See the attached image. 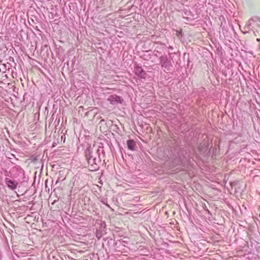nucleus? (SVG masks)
<instances>
[{
    "label": "nucleus",
    "mask_w": 260,
    "mask_h": 260,
    "mask_svg": "<svg viewBox=\"0 0 260 260\" xmlns=\"http://www.w3.org/2000/svg\"><path fill=\"white\" fill-rule=\"evenodd\" d=\"M10 174L7 171H5V175L7 177L10 176Z\"/></svg>",
    "instance_id": "obj_12"
},
{
    "label": "nucleus",
    "mask_w": 260,
    "mask_h": 260,
    "mask_svg": "<svg viewBox=\"0 0 260 260\" xmlns=\"http://www.w3.org/2000/svg\"><path fill=\"white\" fill-rule=\"evenodd\" d=\"M135 74L141 78H144L146 75L145 72L141 67L137 66L135 68Z\"/></svg>",
    "instance_id": "obj_6"
},
{
    "label": "nucleus",
    "mask_w": 260,
    "mask_h": 260,
    "mask_svg": "<svg viewBox=\"0 0 260 260\" xmlns=\"http://www.w3.org/2000/svg\"><path fill=\"white\" fill-rule=\"evenodd\" d=\"M153 54L156 56V57H158L160 54H161V52H160L159 51H158V50H154L153 51Z\"/></svg>",
    "instance_id": "obj_9"
},
{
    "label": "nucleus",
    "mask_w": 260,
    "mask_h": 260,
    "mask_svg": "<svg viewBox=\"0 0 260 260\" xmlns=\"http://www.w3.org/2000/svg\"><path fill=\"white\" fill-rule=\"evenodd\" d=\"M105 155V151L103 147H99L95 150L90 146L88 147L84 151L85 159L88 163V168L91 171H98L100 168L101 162V154Z\"/></svg>",
    "instance_id": "obj_1"
},
{
    "label": "nucleus",
    "mask_w": 260,
    "mask_h": 260,
    "mask_svg": "<svg viewBox=\"0 0 260 260\" xmlns=\"http://www.w3.org/2000/svg\"><path fill=\"white\" fill-rule=\"evenodd\" d=\"M206 211H207L209 214H211V213H210V212L209 211V210H208V209H206Z\"/></svg>",
    "instance_id": "obj_14"
},
{
    "label": "nucleus",
    "mask_w": 260,
    "mask_h": 260,
    "mask_svg": "<svg viewBox=\"0 0 260 260\" xmlns=\"http://www.w3.org/2000/svg\"><path fill=\"white\" fill-rule=\"evenodd\" d=\"M257 41H259V39H257Z\"/></svg>",
    "instance_id": "obj_16"
},
{
    "label": "nucleus",
    "mask_w": 260,
    "mask_h": 260,
    "mask_svg": "<svg viewBox=\"0 0 260 260\" xmlns=\"http://www.w3.org/2000/svg\"><path fill=\"white\" fill-rule=\"evenodd\" d=\"M107 101H109L110 103L113 105H116L118 104H122L123 101V99L120 96L116 94H113L109 96L107 99Z\"/></svg>",
    "instance_id": "obj_4"
},
{
    "label": "nucleus",
    "mask_w": 260,
    "mask_h": 260,
    "mask_svg": "<svg viewBox=\"0 0 260 260\" xmlns=\"http://www.w3.org/2000/svg\"><path fill=\"white\" fill-rule=\"evenodd\" d=\"M169 48L170 49H173V48L172 46H171L169 47Z\"/></svg>",
    "instance_id": "obj_15"
},
{
    "label": "nucleus",
    "mask_w": 260,
    "mask_h": 260,
    "mask_svg": "<svg viewBox=\"0 0 260 260\" xmlns=\"http://www.w3.org/2000/svg\"><path fill=\"white\" fill-rule=\"evenodd\" d=\"M102 236H103V234H102V232L100 230L97 231L96 234V237L99 239H100L102 237Z\"/></svg>",
    "instance_id": "obj_10"
},
{
    "label": "nucleus",
    "mask_w": 260,
    "mask_h": 260,
    "mask_svg": "<svg viewBox=\"0 0 260 260\" xmlns=\"http://www.w3.org/2000/svg\"><path fill=\"white\" fill-rule=\"evenodd\" d=\"M5 183L7 186L12 190H15L18 186V182L14 180H12L8 177L5 179Z\"/></svg>",
    "instance_id": "obj_5"
},
{
    "label": "nucleus",
    "mask_w": 260,
    "mask_h": 260,
    "mask_svg": "<svg viewBox=\"0 0 260 260\" xmlns=\"http://www.w3.org/2000/svg\"><path fill=\"white\" fill-rule=\"evenodd\" d=\"M11 155V157H9V159H11V158H12V157H15V155H14V154H11V155Z\"/></svg>",
    "instance_id": "obj_13"
},
{
    "label": "nucleus",
    "mask_w": 260,
    "mask_h": 260,
    "mask_svg": "<svg viewBox=\"0 0 260 260\" xmlns=\"http://www.w3.org/2000/svg\"><path fill=\"white\" fill-rule=\"evenodd\" d=\"M126 143H127V147L129 150H131L132 151H134L135 150V148L136 147V144L135 141L134 140H132V139L128 140L127 141Z\"/></svg>",
    "instance_id": "obj_7"
},
{
    "label": "nucleus",
    "mask_w": 260,
    "mask_h": 260,
    "mask_svg": "<svg viewBox=\"0 0 260 260\" xmlns=\"http://www.w3.org/2000/svg\"><path fill=\"white\" fill-rule=\"evenodd\" d=\"M253 21L254 20H253L252 18H251L250 20H249L247 22V23H246V24L245 25V28H247L248 29L250 27V26H251V25H252V21Z\"/></svg>",
    "instance_id": "obj_8"
},
{
    "label": "nucleus",
    "mask_w": 260,
    "mask_h": 260,
    "mask_svg": "<svg viewBox=\"0 0 260 260\" xmlns=\"http://www.w3.org/2000/svg\"><path fill=\"white\" fill-rule=\"evenodd\" d=\"M159 64L165 72L170 71L173 65L167 55H161L159 58Z\"/></svg>",
    "instance_id": "obj_3"
},
{
    "label": "nucleus",
    "mask_w": 260,
    "mask_h": 260,
    "mask_svg": "<svg viewBox=\"0 0 260 260\" xmlns=\"http://www.w3.org/2000/svg\"><path fill=\"white\" fill-rule=\"evenodd\" d=\"M9 173L10 177L18 179L21 182L24 181V171L19 166H14L10 170Z\"/></svg>",
    "instance_id": "obj_2"
},
{
    "label": "nucleus",
    "mask_w": 260,
    "mask_h": 260,
    "mask_svg": "<svg viewBox=\"0 0 260 260\" xmlns=\"http://www.w3.org/2000/svg\"><path fill=\"white\" fill-rule=\"evenodd\" d=\"M101 202H102V203L103 204H104V205H106L108 207L110 208V206H109V205H108V204H107V200H105V199H102V201H101Z\"/></svg>",
    "instance_id": "obj_11"
}]
</instances>
